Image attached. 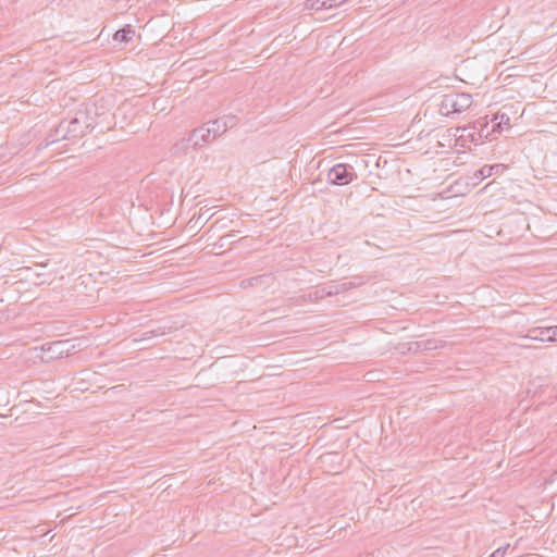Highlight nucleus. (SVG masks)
I'll return each instance as SVG.
<instances>
[{"mask_svg":"<svg viewBox=\"0 0 557 557\" xmlns=\"http://www.w3.org/2000/svg\"><path fill=\"white\" fill-rule=\"evenodd\" d=\"M472 104V97L465 92L447 94L442 97L440 112L443 115L460 113L469 109Z\"/></svg>","mask_w":557,"mask_h":557,"instance_id":"1","label":"nucleus"},{"mask_svg":"<svg viewBox=\"0 0 557 557\" xmlns=\"http://www.w3.org/2000/svg\"><path fill=\"white\" fill-rule=\"evenodd\" d=\"M358 177L352 165L337 163L329 170L327 182L336 186H345Z\"/></svg>","mask_w":557,"mask_h":557,"instance_id":"2","label":"nucleus"},{"mask_svg":"<svg viewBox=\"0 0 557 557\" xmlns=\"http://www.w3.org/2000/svg\"><path fill=\"white\" fill-rule=\"evenodd\" d=\"M212 134L210 132V126L208 123H205L200 127L193 129L188 136V138L182 140L183 148H197L202 146L203 144L210 143L213 140Z\"/></svg>","mask_w":557,"mask_h":557,"instance_id":"3","label":"nucleus"},{"mask_svg":"<svg viewBox=\"0 0 557 557\" xmlns=\"http://www.w3.org/2000/svg\"><path fill=\"white\" fill-rule=\"evenodd\" d=\"M524 337L540 342H557V325L547 327H532L528 331Z\"/></svg>","mask_w":557,"mask_h":557,"instance_id":"4","label":"nucleus"},{"mask_svg":"<svg viewBox=\"0 0 557 557\" xmlns=\"http://www.w3.org/2000/svg\"><path fill=\"white\" fill-rule=\"evenodd\" d=\"M506 169L504 164H492L484 165L481 169L476 170L472 176L469 177V183L472 186H476L482 180L492 176L493 174L503 173Z\"/></svg>","mask_w":557,"mask_h":557,"instance_id":"5","label":"nucleus"},{"mask_svg":"<svg viewBox=\"0 0 557 557\" xmlns=\"http://www.w3.org/2000/svg\"><path fill=\"white\" fill-rule=\"evenodd\" d=\"M67 124L70 126L69 133L71 139L78 138L83 136L87 129H94V123L87 122V120H83L82 116H74L70 121H67Z\"/></svg>","mask_w":557,"mask_h":557,"instance_id":"6","label":"nucleus"},{"mask_svg":"<svg viewBox=\"0 0 557 557\" xmlns=\"http://www.w3.org/2000/svg\"><path fill=\"white\" fill-rule=\"evenodd\" d=\"M42 351L49 354L50 359L62 358L70 351V341H55L46 343L41 347Z\"/></svg>","mask_w":557,"mask_h":557,"instance_id":"7","label":"nucleus"},{"mask_svg":"<svg viewBox=\"0 0 557 557\" xmlns=\"http://www.w3.org/2000/svg\"><path fill=\"white\" fill-rule=\"evenodd\" d=\"M445 342L438 338H426L417 341L411 344L409 350L413 351H430L444 347Z\"/></svg>","mask_w":557,"mask_h":557,"instance_id":"8","label":"nucleus"},{"mask_svg":"<svg viewBox=\"0 0 557 557\" xmlns=\"http://www.w3.org/2000/svg\"><path fill=\"white\" fill-rule=\"evenodd\" d=\"M333 296L332 286H323L320 288H317L315 290L309 293L308 295L301 296V299L304 301H318L325 297Z\"/></svg>","mask_w":557,"mask_h":557,"instance_id":"9","label":"nucleus"},{"mask_svg":"<svg viewBox=\"0 0 557 557\" xmlns=\"http://www.w3.org/2000/svg\"><path fill=\"white\" fill-rule=\"evenodd\" d=\"M69 129H70V126L67 124V121L62 120L58 124V126L54 128L53 134L50 135V137H52V141H55L59 139H71Z\"/></svg>","mask_w":557,"mask_h":557,"instance_id":"10","label":"nucleus"},{"mask_svg":"<svg viewBox=\"0 0 557 557\" xmlns=\"http://www.w3.org/2000/svg\"><path fill=\"white\" fill-rule=\"evenodd\" d=\"M135 35V30L131 25H126L121 29L116 30L113 35V39L120 42H129Z\"/></svg>","mask_w":557,"mask_h":557,"instance_id":"11","label":"nucleus"},{"mask_svg":"<svg viewBox=\"0 0 557 557\" xmlns=\"http://www.w3.org/2000/svg\"><path fill=\"white\" fill-rule=\"evenodd\" d=\"M207 123L210 126V132L212 134V138H216L218 136H220L226 132V129L222 128L223 121L221 117L209 121Z\"/></svg>","mask_w":557,"mask_h":557,"instance_id":"12","label":"nucleus"},{"mask_svg":"<svg viewBox=\"0 0 557 557\" xmlns=\"http://www.w3.org/2000/svg\"><path fill=\"white\" fill-rule=\"evenodd\" d=\"M358 284L359 283H348V282L332 284L331 286H332V290H333V296L345 293L355 287H358Z\"/></svg>","mask_w":557,"mask_h":557,"instance_id":"13","label":"nucleus"},{"mask_svg":"<svg viewBox=\"0 0 557 557\" xmlns=\"http://www.w3.org/2000/svg\"><path fill=\"white\" fill-rule=\"evenodd\" d=\"M91 114L97 115L96 106L87 107L84 111L79 110L77 112L78 116H82L83 120H87V122H92L94 127L96 126L95 117Z\"/></svg>","mask_w":557,"mask_h":557,"instance_id":"14","label":"nucleus"},{"mask_svg":"<svg viewBox=\"0 0 557 557\" xmlns=\"http://www.w3.org/2000/svg\"><path fill=\"white\" fill-rule=\"evenodd\" d=\"M474 124L478 126V136L480 138H490L492 136L486 121H476Z\"/></svg>","mask_w":557,"mask_h":557,"instance_id":"15","label":"nucleus"},{"mask_svg":"<svg viewBox=\"0 0 557 557\" xmlns=\"http://www.w3.org/2000/svg\"><path fill=\"white\" fill-rule=\"evenodd\" d=\"M264 278H265V275H258V276L249 277V278L243 280L240 282V286L243 288H247V287H250V286H256V285L261 284Z\"/></svg>","mask_w":557,"mask_h":557,"instance_id":"16","label":"nucleus"},{"mask_svg":"<svg viewBox=\"0 0 557 557\" xmlns=\"http://www.w3.org/2000/svg\"><path fill=\"white\" fill-rule=\"evenodd\" d=\"M463 132H468V134L465 135V136L468 137L470 139V141H472L474 144H478V140L481 139L478 136V126H476V124H474L472 127H465Z\"/></svg>","mask_w":557,"mask_h":557,"instance_id":"17","label":"nucleus"},{"mask_svg":"<svg viewBox=\"0 0 557 557\" xmlns=\"http://www.w3.org/2000/svg\"><path fill=\"white\" fill-rule=\"evenodd\" d=\"M221 119L223 121V124H222L223 129L227 131L228 128H232L237 124V117L235 115H225Z\"/></svg>","mask_w":557,"mask_h":557,"instance_id":"18","label":"nucleus"},{"mask_svg":"<svg viewBox=\"0 0 557 557\" xmlns=\"http://www.w3.org/2000/svg\"><path fill=\"white\" fill-rule=\"evenodd\" d=\"M310 2V9L312 10H323V9H331L332 7L327 5V0H309Z\"/></svg>","mask_w":557,"mask_h":557,"instance_id":"19","label":"nucleus"},{"mask_svg":"<svg viewBox=\"0 0 557 557\" xmlns=\"http://www.w3.org/2000/svg\"><path fill=\"white\" fill-rule=\"evenodd\" d=\"M493 121H497L498 124H500V125H509L510 119L505 113H503V114L497 113L493 116Z\"/></svg>","mask_w":557,"mask_h":557,"instance_id":"20","label":"nucleus"},{"mask_svg":"<svg viewBox=\"0 0 557 557\" xmlns=\"http://www.w3.org/2000/svg\"><path fill=\"white\" fill-rule=\"evenodd\" d=\"M509 547V545H506L504 547H499L497 549H495L490 556L487 557H504L506 552H507V548Z\"/></svg>","mask_w":557,"mask_h":557,"instance_id":"21","label":"nucleus"},{"mask_svg":"<svg viewBox=\"0 0 557 557\" xmlns=\"http://www.w3.org/2000/svg\"><path fill=\"white\" fill-rule=\"evenodd\" d=\"M503 131V125L498 124L497 121H493L492 120V128H491V133L494 134V133H500Z\"/></svg>","mask_w":557,"mask_h":557,"instance_id":"22","label":"nucleus"},{"mask_svg":"<svg viewBox=\"0 0 557 557\" xmlns=\"http://www.w3.org/2000/svg\"><path fill=\"white\" fill-rule=\"evenodd\" d=\"M327 1H329L327 5L333 8V7L343 4V3L347 2L348 0H327Z\"/></svg>","mask_w":557,"mask_h":557,"instance_id":"23","label":"nucleus"},{"mask_svg":"<svg viewBox=\"0 0 557 557\" xmlns=\"http://www.w3.org/2000/svg\"><path fill=\"white\" fill-rule=\"evenodd\" d=\"M348 283H359V284H358V287H359V286L363 285V284L366 283V281H364V280H363V277H361V276H355V277H352V280H351V281H349Z\"/></svg>","mask_w":557,"mask_h":557,"instance_id":"24","label":"nucleus"},{"mask_svg":"<svg viewBox=\"0 0 557 557\" xmlns=\"http://www.w3.org/2000/svg\"><path fill=\"white\" fill-rule=\"evenodd\" d=\"M327 456L336 457L337 455L336 454H329Z\"/></svg>","mask_w":557,"mask_h":557,"instance_id":"25","label":"nucleus"}]
</instances>
